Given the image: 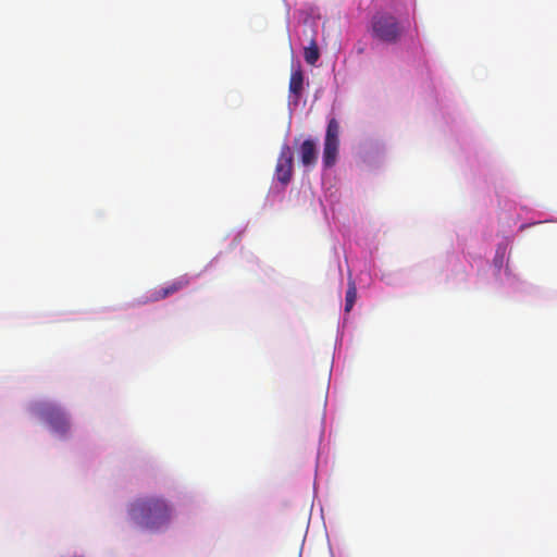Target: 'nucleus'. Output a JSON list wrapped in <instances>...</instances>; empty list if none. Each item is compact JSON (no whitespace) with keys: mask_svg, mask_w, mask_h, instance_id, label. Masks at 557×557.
<instances>
[{"mask_svg":"<svg viewBox=\"0 0 557 557\" xmlns=\"http://www.w3.org/2000/svg\"><path fill=\"white\" fill-rule=\"evenodd\" d=\"M339 149V124L336 119H331L326 126L323 144V165L332 168L337 161Z\"/></svg>","mask_w":557,"mask_h":557,"instance_id":"7ed1b4c3","label":"nucleus"},{"mask_svg":"<svg viewBox=\"0 0 557 557\" xmlns=\"http://www.w3.org/2000/svg\"><path fill=\"white\" fill-rule=\"evenodd\" d=\"M294 156L292 148L284 144L281 147L277 162L275 165V177L284 186H286L293 177Z\"/></svg>","mask_w":557,"mask_h":557,"instance_id":"20e7f679","label":"nucleus"},{"mask_svg":"<svg viewBox=\"0 0 557 557\" xmlns=\"http://www.w3.org/2000/svg\"><path fill=\"white\" fill-rule=\"evenodd\" d=\"M304 58L310 65H314L320 58V51L314 39L311 40L310 46L305 48Z\"/></svg>","mask_w":557,"mask_h":557,"instance_id":"1a4fd4ad","label":"nucleus"},{"mask_svg":"<svg viewBox=\"0 0 557 557\" xmlns=\"http://www.w3.org/2000/svg\"><path fill=\"white\" fill-rule=\"evenodd\" d=\"M298 157L305 168H313L318 161V148L313 139L302 141L298 149Z\"/></svg>","mask_w":557,"mask_h":557,"instance_id":"0eeeda50","label":"nucleus"},{"mask_svg":"<svg viewBox=\"0 0 557 557\" xmlns=\"http://www.w3.org/2000/svg\"><path fill=\"white\" fill-rule=\"evenodd\" d=\"M40 416L54 432L64 434L70 429L66 414L54 405H45L40 408Z\"/></svg>","mask_w":557,"mask_h":557,"instance_id":"39448f33","label":"nucleus"},{"mask_svg":"<svg viewBox=\"0 0 557 557\" xmlns=\"http://www.w3.org/2000/svg\"><path fill=\"white\" fill-rule=\"evenodd\" d=\"M304 87V75L300 69L293 71L289 79V92L295 96L297 101Z\"/></svg>","mask_w":557,"mask_h":557,"instance_id":"6e6552de","label":"nucleus"},{"mask_svg":"<svg viewBox=\"0 0 557 557\" xmlns=\"http://www.w3.org/2000/svg\"><path fill=\"white\" fill-rule=\"evenodd\" d=\"M127 511L134 523L153 531L166 525L172 517L169 502L158 496L137 498L129 504Z\"/></svg>","mask_w":557,"mask_h":557,"instance_id":"f257e3e1","label":"nucleus"},{"mask_svg":"<svg viewBox=\"0 0 557 557\" xmlns=\"http://www.w3.org/2000/svg\"><path fill=\"white\" fill-rule=\"evenodd\" d=\"M190 284V278L187 274L181 275L173 281L169 282L166 285L152 289L149 293L148 301H160L165 299L180 290L186 288Z\"/></svg>","mask_w":557,"mask_h":557,"instance_id":"423d86ee","label":"nucleus"},{"mask_svg":"<svg viewBox=\"0 0 557 557\" xmlns=\"http://www.w3.org/2000/svg\"><path fill=\"white\" fill-rule=\"evenodd\" d=\"M372 36L386 44H396L403 34L398 20L391 13L379 12L371 20Z\"/></svg>","mask_w":557,"mask_h":557,"instance_id":"f03ea898","label":"nucleus"},{"mask_svg":"<svg viewBox=\"0 0 557 557\" xmlns=\"http://www.w3.org/2000/svg\"><path fill=\"white\" fill-rule=\"evenodd\" d=\"M357 299V287L356 283L352 280H349L348 282V288L346 292V298H345V311L349 312Z\"/></svg>","mask_w":557,"mask_h":557,"instance_id":"9d476101","label":"nucleus"}]
</instances>
